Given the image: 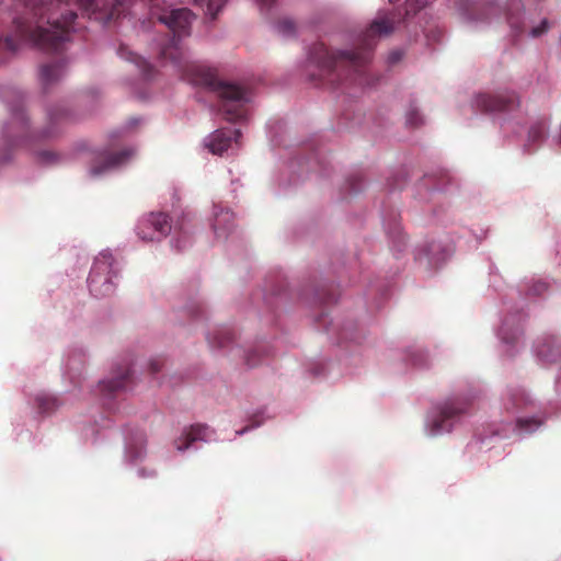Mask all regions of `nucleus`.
I'll return each instance as SVG.
<instances>
[{"mask_svg": "<svg viewBox=\"0 0 561 561\" xmlns=\"http://www.w3.org/2000/svg\"><path fill=\"white\" fill-rule=\"evenodd\" d=\"M162 365H163V362L161 359L156 358V359L150 360L149 367H150L151 373L156 374V373L160 371Z\"/></svg>", "mask_w": 561, "mask_h": 561, "instance_id": "473e14b6", "label": "nucleus"}, {"mask_svg": "<svg viewBox=\"0 0 561 561\" xmlns=\"http://www.w3.org/2000/svg\"><path fill=\"white\" fill-rule=\"evenodd\" d=\"M130 378V370L128 368L124 369L114 378L102 381V390L107 391L108 393H114L118 390L125 389Z\"/></svg>", "mask_w": 561, "mask_h": 561, "instance_id": "2eb2a0df", "label": "nucleus"}, {"mask_svg": "<svg viewBox=\"0 0 561 561\" xmlns=\"http://www.w3.org/2000/svg\"><path fill=\"white\" fill-rule=\"evenodd\" d=\"M4 44H5V47L11 49V50H15L16 49V46H15V43H14V39L13 37L11 36H7L5 39H4Z\"/></svg>", "mask_w": 561, "mask_h": 561, "instance_id": "e433bc0d", "label": "nucleus"}, {"mask_svg": "<svg viewBox=\"0 0 561 561\" xmlns=\"http://www.w3.org/2000/svg\"><path fill=\"white\" fill-rule=\"evenodd\" d=\"M209 433V427L206 425H192L179 439L175 440V447L178 450L184 451L190 448L194 442L206 440Z\"/></svg>", "mask_w": 561, "mask_h": 561, "instance_id": "f8f14e48", "label": "nucleus"}, {"mask_svg": "<svg viewBox=\"0 0 561 561\" xmlns=\"http://www.w3.org/2000/svg\"><path fill=\"white\" fill-rule=\"evenodd\" d=\"M66 114V112L61 108H56L51 112H49V119L50 122H56L57 119H59V117L64 116Z\"/></svg>", "mask_w": 561, "mask_h": 561, "instance_id": "72a5a7b5", "label": "nucleus"}, {"mask_svg": "<svg viewBox=\"0 0 561 561\" xmlns=\"http://www.w3.org/2000/svg\"><path fill=\"white\" fill-rule=\"evenodd\" d=\"M4 133H5V135H7L8 137H11V136H12V127H11V125H10V126H8V127L5 128V131H4Z\"/></svg>", "mask_w": 561, "mask_h": 561, "instance_id": "58836bf2", "label": "nucleus"}, {"mask_svg": "<svg viewBox=\"0 0 561 561\" xmlns=\"http://www.w3.org/2000/svg\"><path fill=\"white\" fill-rule=\"evenodd\" d=\"M151 16L168 26L173 33L172 41L162 47L160 56L170 60L183 76L195 85H203L215 92L219 99V112L229 122H237L245 117V104L249 101L248 91L234 83L220 80L217 73L201 64L185 60L180 39L190 35V27L195 19L187 8L172 9L157 12V0H151Z\"/></svg>", "mask_w": 561, "mask_h": 561, "instance_id": "f257e3e1", "label": "nucleus"}, {"mask_svg": "<svg viewBox=\"0 0 561 561\" xmlns=\"http://www.w3.org/2000/svg\"><path fill=\"white\" fill-rule=\"evenodd\" d=\"M477 107L485 113H508L520 106L518 94L511 90L481 93L476 99Z\"/></svg>", "mask_w": 561, "mask_h": 561, "instance_id": "423d86ee", "label": "nucleus"}, {"mask_svg": "<svg viewBox=\"0 0 561 561\" xmlns=\"http://www.w3.org/2000/svg\"><path fill=\"white\" fill-rule=\"evenodd\" d=\"M76 19L77 13L68 11L62 15L61 20L49 22V28L32 26L24 21L16 20L14 22L15 35L22 41L31 42L41 49L57 51L68 41L70 28Z\"/></svg>", "mask_w": 561, "mask_h": 561, "instance_id": "7ed1b4c3", "label": "nucleus"}, {"mask_svg": "<svg viewBox=\"0 0 561 561\" xmlns=\"http://www.w3.org/2000/svg\"><path fill=\"white\" fill-rule=\"evenodd\" d=\"M133 154L134 151L131 149H123L117 152H103L93 160L90 172L92 175H101L106 171L123 165Z\"/></svg>", "mask_w": 561, "mask_h": 561, "instance_id": "6e6552de", "label": "nucleus"}, {"mask_svg": "<svg viewBox=\"0 0 561 561\" xmlns=\"http://www.w3.org/2000/svg\"><path fill=\"white\" fill-rule=\"evenodd\" d=\"M227 0H195V3L205 9V12L213 19L216 18L219 10L225 5Z\"/></svg>", "mask_w": 561, "mask_h": 561, "instance_id": "f3484780", "label": "nucleus"}, {"mask_svg": "<svg viewBox=\"0 0 561 561\" xmlns=\"http://www.w3.org/2000/svg\"><path fill=\"white\" fill-rule=\"evenodd\" d=\"M171 231V222L168 215L163 213L150 214L139 227L138 236L142 240L159 241Z\"/></svg>", "mask_w": 561, "mask_h": 561, "instance_id": "0eeeda50", "label": "nucleus"}, {"mask_svg": "<svg viewBox=\"0 0 561 561\" xmlns=\"http://www.w3.org/2000/svg\"><path fill=\"white\" fill-rule=\"evenodd\" d=\"M233 222V214L229 210H220L215 214L213 228L218 237L225 236Z\"/></svg>", "mask_w": 561, "mask_h": 561, "instance_id": "dca6fc26", "label": "nucleus"}, {"mask_svg": "<svg viewBox=\"0 0 561 561\" xmlns=\"http://www.w3.org/2000/svg\"><path fill=\"white\" fill-rule=\"evenodd\" d=\"M248 430H249V427L247 426L242 431L238 432V434H242V433L247 432Z\"/></svg>", "mask_w": 561, "mask_h": 561, "instance_id": "79ce46f5", "label": "nucleus"}, {"mask_svg": "<svg viewBox=\"0 0 561 561\" xmlns=\"http://www.w3.org/2000/svg\"><path fill=\"white\" fill-rule=\"evenodd\" d=\"M239 137H241L239 129H217L208 136L205 146L213 154H222L230 148L232 139L238 142Z\"/></svg>", "mask_w": 561, "mask_h": 561, "instance_id": "1a4fd4ad", "label": "nucleus"}, {"mask_svg": "<svg viewBox=\"0 0 561 561\" xmlns=\"http://www.w3.org/2000/svg\"><path fill=\"white\" fill-rule=\"evenodd\" d=\"M119 55L123 58L135 64L145 78H151L153 73V67L141 56L128 50L126 47L119 48Z\"/></svg>", "mask_w": 561, "mask_h": 561, "instance_id": "4468645a", "label": "nucleus"}, {"mask_svg": "<svg viewBox=\"0 0 561 561\" xmlns=\"http://www.w3.org/2000/svg\"><path fill=\"white\" fill-rule=\"evenodd\" d=\"M38 157H39L41 161L46 162V163H50V162H54L55 160H57V154L51 151H42V152H39Z\"/></svg>", "mask_w": 561, "mask_h": 561, "instance_id": "c85d7f7f", "label": "nucleus"}, {"mask_svg": "<svg viewBox=\"0 0 561 561\" xmlns=\"http://www.w3.org/2000/svg\"><path fill=\"white\" fill-rule=\"evenodd\" d=\"M356 181H360L359 175H353L348 179V185L352 192H357L359 190V187H357V185L355 184Z\"/></svg>", "mask_w": 561, "mask_h": 561, "instance_id": "c9c22d12", "label": "nucleus"}, {"mask_svg": "<svg viewBox=\"0 0 561 561\" xmlns=\"http://www.w3.org/2000/svg\"><path fill=\"white\" fill-rule=\"evenodd\" d=\"M546 127L545 124L539 122L533 125L528 131V140L530 142L540 141L545 136Z\"/></svg>", "mask_w": 561, "mask_h": 561, "instance_id": "412c9836", "label": "nucleus"}, {"mask_svg": "<svg viewBox=\"0 0 561 561\" xmlns=\"http://www.w3.org/2000/svg\"><path fill=\"white\" fill-rule=\"evenodd\" d=\"M277 31L285 36L293 35L295 33V23L289 19H283L277 23Z\"/></svg>", "mask_w": 561, "mask_h": 561, "instance_id": "5701e85b", "label": "nucleus"}, {"mask_svg": "<svg viewBox=\"0 0 561 561\" xmlns=\"http://www.w3.org/2000/svg\"><path fill=\"white\" fill-rule=\"evenodd\" d=\"M423 123L422 116L415 110L410 111L407 114V124L411 127H417Z\"/></svg>", "mask_w": 561, "mask_h": 561, "instance_id": "393cba45", "label": "nucleus"}, {"mask_svg": "<svg viewBox=\"0 0 561 561\" xmlns=\"http://www.w3.org/2000/svg\"><path fill=\"white\" fill-rule=\"evenodd\" d=\"M79 5L87 12H96L104 10L107 19L113 20L118 18L125 10V4L128 0H108L102 3V0H77Z\"/></svg>", "mask_w": 561, "mask_h": 561, "instance_id": "9d476101", "label": "nucleus"}, {"mask_svg": "<svg viewBox=\"0 0 561 561\" xmlns=\"http://www.w3.org/2000/svg\"><path fill=\"white\" fill-rule=\"evenodd\" d=\"M542 422L537 419H518L516 422V426L519 431H523L525 433H533L537 428L540 427Z\"/></svg>", "mask_w": 561, "mask_h": 561, "instance_id": "aec40b11", "label": "nucleus"}, {"mask_svg": "<svg viewBox=\"0 0 561 561\" xmlns=\"http://www.w3.org/2000/svg\"><path fill=\"white\" fill-rule=\"evenodd\" d=\"M510 400L512 401V405L518 409L528 403V398L524 392L513 393Z\"/></svg>", "mask_w": 561, "mask_h": 561, "instance_id": "a878e982", "label": "nucleus"}, {"mask_svg": "<svg viewBox=\"0 0 561 561\" xmlns=\"http://www.w3.org/2000/svg\"><path fill=\"white\" fill-rule=\"evenodd\" d=\"M548 30V22L545 20L541 22V24L537 27H534L530 32L533 37L540 36Z\"/></svg>", "mask_w": 561, "mask_h": 561, "instance_id": "c756f323", "label": "nucleus"}, {"mask_svg": "<svg viewBox=\"0 0 561 561\" xmlns=\"http://www.w3.org/2000/svg\"><path fill=\"white\" fill-rule=\"evenodd\" d=\"M36 401L39 412L44 414H48L58 408V400L55 397L41 396Z\"/></svg>", "mask_w": 561, "mask_h": 561, "instance_id": "6ab92c4d", "label": "nucleus"}, {"mask_svg": "<svg viewBox=\"0 0 561 561\" xmlns=\"http://www.w3.org/2000/svg\"><path fill=\"white\" fill-rule=\"evenodd\" d=\"M537 357L545 363H553L561 356V341L557 336L545 337L536 346Z\"/></svg>", "mask_w": 561, "mask_h": 561, "instance_id": "9b49d317", "label": "nucleus"}, {"mask_svg": "<svg viewBox=\"0 0 561 561\" xmlns=\"http://www.w3.org/2000/svg\"><path fill=\"white\" fill-rule=\"evenodd\" d=\"M230 339L229 333H224L222 336H216V345L219 347L225 346Z\"/></svg>", "mask_w": 561, "mask_h": 561, "instance_id": "f704fd0d", "label": "nucleus"}, {"mask_svg": "<svg viewBox=\"0 0 561 561\" xmlns=\"http://www.w3.org/2000/svg\"><path fill=\"white\" fill-rule=\"evenodd\" d=\"M430 0H407L405 14L408 16L416 14L421 9L427 5Z\"/></svg>", "mask_w": 561, "mask_h": 561, "instance_id": "4be33fe9", "label": "nucleus"}, {"mask_svg": "<svg viewBox=\"0 0 561 561\" xmlns=\"http://www.w3.org/2000/svg\"><path fill=\"white\" fill-rule=\"evenodd\" d=\"M389 1H390V3H397V2H399L400 0H389Z\"/></svg>", "mask_w": 561, "mask_h": 561, "instance_id": "37998d69", "label": "nucleus"}, {"mask_svg": "<svg viewBox=\"0 0 561 561\" xmlns=\"http://www.w3.org/2000/svg\"><path fill=\"white\" fill-rule=\"evenodd\" d=\"M130 444V448H134V445L131 443ZM146 444V438H145V435L142 433H140L137 437V440H136V444H135V457H139L141 455V451H142V448Z\"/></svg>", "mask_w": 561, "mask_h": 561, "instance_id": "cd10ccee", "label": "nucleus"}, {"mask_svg": "<svg viewBox=\"0 0 561 561\" xmlns=\"http://www.w3.org/2000/svg\"><path fill=\"white\" fill-rule=\"evenodd\" d=\"M113 265L114 257L110 251H103L95 257L88 278L89 289L93 296L101 298L114 293L112 277L116 273Z\"/></svg>", "mask_w": 561, "mask_h": 561, "instance_id": "20e7f679", "label": "nucleus"}, {"mask_svg": "<svg viewBox=\"0 0 561 561\" xmlns=\"http://www.w3.org/2000/svg\"><path fill=\"white\" fill-rule=\"evenodd\" d=\"M546 290H547V284L543 282H538V283L534 284V286L531 287V291L535 295H540Z\"/></svg>", "mask_w": 561, "mask_h": 561, "instance_id": "2f4dec72", "label": "nucleus"}, {"mask_svg": "<svg viewBox=\"0 0 561 561\" xmlns=\"http://www.w3.org/2000/svg\"><path fill=\"white\" fill-rule=\"evenodd\" d=\"M470 407L467 399L448 400L440 408L438 415L433 420L431 434L437 435L444 432H450L455 422L465 415Z\"/></svg>", "mask_w": 561, "mask_h": 561, "instance_id": "39448f33", "label": "nucleus"}, {"mask_svg": "<svg viewBox=\"0 0 561 561\" xmlns=\"http://www.w3.org/2000/svg\"><path fill=\"white\" fill-rule=\"evenodd\" d=\"M403 53L401 50H393L389 54L388 61L390 65H394L402 59Z\"/></svg>", "mask_w": 561, "mask_h": 561, "instance_id": "7c9ffc66", "label": "nucleus"}, {"mask_svg": "<svg viewBox=\"0 0 561 561\" xmlns=\"http://www.w3.org/2000/svg\"><path fill=\"white\" fill-rule=\"evenodd\" d=\"M64 73L65 66L61 61L43 65L39 70L41 83L45 89H47L56 83Z\"/></svg>", "mask_w": 561, "mask_h": 561, "instance_id": "ddd939ff", "label": "nucleus"}, {"mask_svg": "<svg viewBox=\"0 0 561 561\" xmlns=\"http://www.w3.org/2000/svg\"><path fill=\"white\" fill-rule=\"evenodd\" d=\"M262 5L270 7L272 5L276 0H259Z\"/></svg>", "mask_w": 561, "mask_h": 561, "instance_id": "4c0bfd02", "label": "nucleus"}, {"mask_svg": "<svg viewBox=\"0 0 561 561\" xmlns=\"http://www.w3.org/2000/svg\"><path fill=\"white\" fill-rule=\"evenodd\" d=\"M13 124L16 125V128L20 133H24L27 129V121L24 114L22 103L13 106L11 108Z\"/></svg>", "mask_w": 561, "mask_h": 561, "instance_id": "a211bd4d", "label": "nucleus"}, {"mask_svg": "<svg viewBox=\"0 0 561 561\" xmlns=\"http://www.w3.org/2000/svg\"><path fill=\"white\" fill-rule=\"evenodd\" d=\"M50 136H53V131H50V130H45L42 135L43 138L50 137Z\"/></svg>", "mask_w": 561, "mask_h": 561, "instance_id": "a19ab883", "label": "nucleus"}, {"mask_svg": "<svg viewBox=\"0 0 561 561\" xmlns=\"http://www.w3.org/2000/svg\"><path fill=\"white\" fill-rule=\"evenodd\" d=\"M398 14L388 12L378 15L364 33L360 47L351 51H332L323 43H316L309 51V60L318 69L317 80L332 88L354 77L359 84L366 82L365 67L370 60L376 39L390 35L398 23Z\"/></svg>", "mask_w": 561, "mask_h": 561, "instance_id": "f03ea898", "label": "nucleus"}, {"mask_svg": "<svg viewBox=\"0 0 561 561\" xmlns=\"http://www.w3.org/2000/svg\"><path fill=\"white\" fill-rule=\"evenodd\" d=\"M260 356H261V351H259V350L250 351L245 356L247 365L249 367H255L260 363V359H259Z\"/></svg>", "mask_w": 561, "mask_h": 561, "instance_id": "bb28decb", "label": "nucleus"}, {"mask_svg": "<svg viewBox=\"0 0 561 561\" xmlns=\"http://www.w3.org/2000/svg\"><path fill=\"white\" fill-rule=\"evenodd\" d=\"M508 22H510V24H511L513 27H515V26H516V23H515V21H514L513 16L511 15V13L508 14Z\"/></svg>", "mask_w": 561, "mask_h": 561, "instance_id": "ea45409f", "label": "nucleus"}, {"mask_svg": "<svg viewBox=\"0 0 561 561\" xmlns=\"http://www.w3.org/2000/svg\"><path fill=\"white\" fill-rule=\"evenodd\" d=\"M507 327H508V321L505 320L502 328H501V331H500V334H501V339L505 342V343H514L515 341L518 340V335H519V331L517 330L512 336L508 335V332H507Z\"/></svg>", "mask_w": 561, "mask_h": 561, "instance_id": "b1692460", "label": "nucleus"}]
</instances>
